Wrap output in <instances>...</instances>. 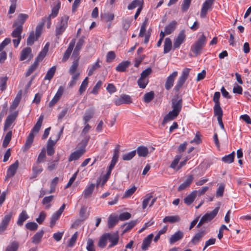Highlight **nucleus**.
I'll return each mask as SVG.
<instances>
[{
    "label": "nucleus",
    "mask_w": 251,
    "mask_h": 251,
    "mask_svg": "<svg viewBox=\"0 0 251 251\" xmlns=\"http://www.w3.org/2000/svg\"><path fill=\"white\" fill-rule=\"evenodd\" d=\"M206 43V37L202 34L198 40L191 47V50L194 52L195 56L198 55L201 53L203 47Z\"/></svg>",
    "instance_id": "obj_1"
},
{
    "label": "nucleus",
    "mask_w": 251,
    "mask_h": 251,
    "mask_svg": "<svg viewBox=\"0 0 251 251\" xmlns=\"http://www.w3.org/2000/svg\"><path fill=\"white\" fill-rule=\"evenodd\" d=\"M27 17H19L14 22L13 27L15 29L11 33V36H16L22 34L23 30V25L26 20Z\"/></svg>",
    "instance_id": "obj_2"
},
{
    "label": "nucleus",
    "mask_w": 251,
    "mask_h": 251,
    "mask_svg": "<svg viewBox=\"0 0 251 251\" xmlns=\"http://www.w3.org/2000/svg\"><path fill=\"white\" fill-rule=\"evenodd\" d=\"M190 69L185 68L183 70L181 75L177 80L176 84L175 86L174 90L177 92L182 87L186 79L189 76Z\"/></svg>",
    "instance_id": "obj_3"
},
{
    "label": "nucleus",
    "mask_w": 251,
    "mask_h": 251,
    "mask_svg": "<svg viewBox=\"0 0 251 251\" xmlns=\"http://www.w3.org/2000/svg\"><path fill=\"white\" fill-rule=\"evenodd\" d=\"M68 17L61 18L56 26L55 33L56 36H58L62 34L67 26V21Z\"/></svg>",
    "instance_id": "obj_4"
},
{
    "label": "nucleus",
    "mask_w": 251,
    "mask_h": 251,
    "mask_svg": "<svg viewBox=\"0 0 251 251\" xmlns=\"http://www.w3.org/2000/svg\"><path fill=\"white\" fill-rule=\"evenodd\" d=\"M83 146L79 150L72 153L69 158V161L76 160L79 158L86 151L85 147L87 145V141H82Z\"/></svg>",
    "instance_id": "obj_5"
},
{
    "label": "nucleus",
    "mask_w": 251,
    "mask_h": 251,
    "mask_svg": "<svg viewBox=\"0 0 251 251\" xmlns=\"http://www.w3.org/2000/svg\"><path fill=\"white\" fill-rule=\"evenodd\" d=\"M185 38H186L185 31L184 29H183L180 31V32L179 33L177 37L175 40V41L174 42V45H173L174 50L179 48L180 46L185 41Z\"/></svg>",
    "instance_id": "obj_6"
},
{
    "label": "nucleus",
    "mask_w": 251,
    "mask_h": 251,
    "mask_svg": "<svg viewBox=\"0 0 251 251\" xmlns=\"http://www.w3.org/2000/svg\"><path fill=\"white\" fill-rule=\"evenodd\" d=\"M177 75V72L174 71L167 77L165 84V87L167 90H169L173 86L175 80Z\"/></svg>",
    "instance_id": "obj_7"
},
{
    "label": "nucleus",
    "mask_w": 251,
    "mask_h": 251,
    "mask_svg": "<svg viewBox=\"0 0 251 251\" xmlns=\"http://www.w3.org/2000/svg\"><path fill=\"white\" fill-rule=\"evenodd\" d=\"M12 216V213H10L5 215L2 218L1 223L0 224V234L3 233L7 229Z\"/></svg>",
    "instance_id": "obj_8"
},
{
    "label": "nucleus",
    "mask_w": 251,
    "mask_h": 251,
    "mask_svg": "<svg viewBox=\"0 0 251 251\" xmlns=\"http://www.w3.org/2000/svg\"><path fill=\"white\" fill-rule=\"evenodd\" d=\"M132 102L131 98L127 95H123L114 100V103L116 105H120L122 104H129Z\"/></svg>",
    "instance_id": "obj_9"
},
{
    "label": "nucleus",
    "mask_w": 251,
    "mask_h": 251,
    "mask_svg": "<svg viewBox=\"0 0 251 251\" xmlns=\"http://www.w3.org/2000/svg\"><path fill=\"white\" fill-rule=\"evenodd\" d=\"M172 107L173 108L172 111L179 114L182 107V100L181 99H173L172 100Z\"/></svg>",
    "instance_id": "obj_10"
},
{
    "label": "nucleus",
    "mask_w": 251,
    "mask_h": 251,
    "mask_svg": "<svg viewBox=\"0 0 251 251\" xmlns=\"http://www.w3.org/2000/svg\"><path fill=\"white\" fill-rule=\"evenodd\" d=\"M64 91V88L61 86L59 87L56 94L49 104L50 107L53 106L61 98Z\"/></svg>",
    "instance_id": "obj_11"
},
{
    "label": "nucleus",
    "mask_w": 251,
    "mask_h": 251,
    "mask_svg": "<svg viewBox=\"0 0 251 251\" xmlns=\"http://www.w3.org/2000/svg\"><path fill=\"white\" fill-rule=\"evenodd\" d=\"M19 167V161L16 160L13 164H11L7 171L6 178L13 177Z\"/></svg>",
    "instance_id": "obj_12"
},
{
    "label": "nucleus",
    "mask_w": 251,
    "mask_h": 251,
    "mask_svg": "<svg viewBox=\"0 0 251 251\" xmlns=\"http://www.w3.org/2000/svg\"><path fill=\"white\" fill-rule=\"evenodd\" d=\"M215 0H205L201 9V16H205L208 10L212 8Z\"/></svg>",
    "instance_id": "obj_13"
},
{
    "label": "nucleus",
    "mask_w": 251,
    "mask_h": 251,
    "mask_svg": "<svg viewBox=\"0 0 251 251\" xmlns=\"http://www.w3.org/2000/svg\"><path fill=\"white\" fill-rule=\"evenodd\" d=\"M108 240L110 242L111 244L108 246V248H111L116 245L119 241V235L118 233H106Z\"/></svg>",
    "instance_id": "obj_14"
},
{
    "label": "nucleus",
    "mask_w": 251,
    "mask_h": 251,
    "mask_svg": "<svg viewBox=\"0 0 251 251\" xmlns=\"http://www.w3.org/2000/svg\"><path fill=\"white\" fill-rule=\"evenodd\" d=\"M18 114V112L16 111L7 117L4 123V130H7L11 126V124L15 120Z\"/></svg>",
    "instance_id": "obj_15"
},
{
    "label": "nucleus",
    "mask_w": 251,
    "mask_h": 251,
    "mask_svg": "<svg viewBox=\"0 0 251 251\" xmlns=\"http://www.w3.org/2000/svg\"><path fill=\"white\" fill-rule=\"evenodd\" d=\"M194 180V176L192 175H188L185 181L181 183L178 188V191H181L189 187Z\"/></svg>",
    "instance_id": "obj_16"
},
{
    "label": "nucleus",
    "mask_w": 251,
    "mask_h": 251,
    "mask_svg": "<svg viewBox=\"0 0 251 251\" xmlns=\"http://www.w3.org/2000/svg\"><path fill=\"white\" fill-rule=\"evenodd\" d=\"M219 207H216L213 210L211 211L210 213H206L202 217V219L203 220L205 223H207L212 220L217 214Z\"/></svg>",
    "instance_id": "obj_17"
},
{
    "label": "nucleus",
    "mask_w": 251,
    "mask_h": 251,
    "mask_svg": "<svg viewBox=\"0 0 251 251\" xmlns=\"http://www.w3.org/2000/svg\"><path fill=\"white\" fill-rule=\"evenodd\" d=\"M75 43V39H73L69 44V47L66 51L65 52L62 61L63 62L66 61L69 58L71 52L74 48Z\"/></svg>",
    "instance_id": "obj_18"
},
{
    "label": "nucleus",
    "mask_w": 251,
    "mask_h": 251,
    "mask_svg": "<svg viewBox=\"0 0 251 251\" xmlns=\"http://www.w3.org/2000/svg\"><path fill=\"white\" fill-rule=\"evenodd\" d=\"M119 146L118 145L114 150V154L112 157V159L111 161L110 164L108 167V168H109L110 170H112L114 168L117 162H118V158L119 156Z\"/></svg>",
    "instance_id": "obj_19"
},
{
    "label": "nucleus",
    "mask_w": 251,
    "mask_h": 251,
    "mask_svg": "<svg viewBox=\"0 0 251 251\" xmlns=\"http://www.w3.org/2000/svg\"><path fill=\"white\" fill-rule=\"evenodd\" d=\"M206 232L205 230L199 231L195 235L190 243L193 245H197L201 240L202 237L206 234Z\"/></svg>",
    "instance_id": "obj_20"
},
{
    "label": "nucleus",
    "mask_w": 251,
    "mask_h": 251,
    "mask_svg": "<svg viewBox=\"0 0 251 251\" xmlns=\"http://www.w3.org/2000/svg\"><path fill=\"white\" fill-rule=\"evenodd\" d=\"M95 187V184L91 183L86 187L83 192L82 195L84 199H86L90 198L92 195Z\"/></svg>",
    "instance_id": "obj_21"
},
{
    "label": "nucleus",
    "mask_w": 251,
    "mask_h": 251,
    "mask_svg": "<svg viewBox=\"0 0 251 251\" xmlns=\"http://www.w3.org/2000/svg\"><path fill=\"white\" fill-rule=\"evenodd\" d=\"M183 236V232L179 230L171 236V237L169 239L170 243L171 244H173L176 242L182 239Z\"/></svg>",
    "instance_id": "obj_22"
},
{
    "label": "nucleus",
    "mask_w": 251,
    "mask_h": 251,
    "mask_svg": "<svg viewBox=\"0 0 251 251\" xmlns=\"http://www.w3.org/2000/svg\"><path fill=\"white\" fill-rule=\"evenodd\" d=\"M153 237V234L152 233H151L143 240L141 247V248L143 251H145L147 250V249L150 247L151 244Z\"/></svg>",
    "instance_id": "obj_23"
},
{
    "label": "nucleus",
    "mask_w": 251,
    "mask_h": 251,
    "mask_svg": "<svg viewBox=\"0 0 251 251\" xmlns=\"http://www.w3.org/2000/svg\"><path fill=\"white\" fill-rule=\"evenodd\" d=\"M179 114L173 111H170L164 118L162 124L165 125L168 122L175 119Z\"/></svg>",
    "instance_id": "obj_24"
},
{
    "label": "nucleus",
    "mask_w": 251,
    "mask_h": 251,
    "mask_svg": "<svg viewBox=\"0 0 251 251\" xmlns=\"http://www.w3.org/2000/svg\"><path fill=\"white\" fill-rule=\"evenodd\" d=\"M43 119L44 116L42 115H40L36 124L31 130L30 133H32V134L34 135L35 134H37L39 132L42 124Z\"/></svg>",
    "instance_id": "obj_25"
},
{
    "label": "nucleus",
    "mask_w": 251,
    "mask_h": 251,
    "mask_svg": "<svg viewBox=\"0 0 251 251\" xmlns=\"http://www.w3.org/2000/svg\"><path fill=\"white\" fill-rule=\"evenodd\" d=\"M197 191H193L188 196L184 199V202L188 205H190L194 201L196 198Z\"/></svg>",
    "instance_id": "obj_26"
},
{
    "label": "nucleus",
    "mask_w": 251,
    "mask_h": 251,
    "mask_svg": "<svg viewBox=\"0 0 251 251\" xmlns=\"http://www.w3.org/2000/svg\"><path fill=\"white\" fill-rule=\"evenodd\" d=\"M29 218V216L25 210H23L19 214L17 224L18 226H21Z\"/></svg>",
    "instance_id": "obj_27"
},
{
    "label": "nucleus",
    "mask_w": 251,
    "mask_h": 251,
    "mask_svg": "<svg viewBox=\"0 0 251 251\" xmlns=\"http://www.w3.org/2000/svg\"><path fill=\"white\" fill-rule=\"evenodd\" d=\"M177 23L175 21L171 22L165 27V32L167 35L171 34L176 28Z\"/></svg>",
    "instance_id": "obj_28"
},
{
    "label": "nucleus",
    "mask_w": 251,
    "mask_h": 251,
    "mask_svg": "<svg viewBox=\"0 0 251 251\" xmlns=\"http://www.w3.org/2000/svg\"><path fill=\"white\" fill-rule=\"evenodd\" d=\"M136 151L139 157H146L149 153L148 148L143 146L138 147Z\"/></svg>",
    "instance_id": "obj_29"
},
{
    "label": "nucleus",
    "mask_w": 251,
    "mask_h": 251,
    "mask_svg": "<svg viewBox=\"0 0 251 251\" xmlns=\"http://www.w3.org/2000/svg\"><path fill=\"white\" fill-rule=\"evenodd\" d=\"M34 138V135L32 134V133H29L27 137L25 143V144L23 151H26L28 149H29L33 142Z\"/></svg>",
    "instance_id": "obj_30"
},
{
    "label": "nucleus",
    "mask_w": 251,
    "mask_h": 251,
    "mask_svg": "<svg viewBox=\"0 0 251 251\" xmlns=\"http://www.w3.org/2000/svg\"><path fill=\"white\" fill-rule=\"evenodd\" d=\"M44 231L42 230L36 232L32 238V242L34 244H38L41 241L44 235Z\"/></svg>",
    "instance_id": "obj_31"
},
{
    "label": "nucleus",
    "mask_w": 251,
    "mask_h": 251,
    "mask_svg": "<svg viewBox=\"0 0 251 251\" xmlns=\"http://www.w3.org/2000/svg\"><path fill=\"white\" fill-rule=\"evenodd\" d=\"M130 65V62L128 61H123L116 67V70L118 72H125Z\"/></svg>",
    "instance_id": "obj_32"
},
{
    "label": "nucleus",
    "mask_w": 251,
    "mask_h": 251,
    "mask_svg": "<svg viewBox=\"0 0 251 251\" xmlns=\"http://www.w3.org/2000/svg\"><path fill=\"white\" fill-rule=\"evenodd\" d=\"M40 163H37L36 162L32 166V172L33 174L34 175V177H36L41 173L43 171V168L41 165H40Z\"/></svg>",
    "instance_id": "obj_33"
},
{
    "label": "nucleus",
    "mask_w": 251,
    "mask_h": 251,
    "mask_svg": "<svg viewBox=\"0 0 251 251\" xmlns=\"http://www.w3.org/2000/svg\"><path fill=\"white\" fill-rule=\"evenodd\" d=\"M94 114V110L93 109H89L86 110L85 115L83 117V120L84 124H86L91 118L93 117Z\"/></svg>",
    "instance_id": "obj_34"
},
{
    "label": "nucleus",
    "mask_w": 251,
    "mask_h": 251,
    "mask_svg": "<svg viewBox=\"0 0 251 251\" xmlns=\"http://www.w3.org/2000/svg\"><path fill=\"white\" fill-rule=\"evenodd\" d=\"M22 98V91L19 92V93L16 95L14 101H13L12 104L10 106V109L12 110L15 109L19 104V102Z\"/></svg>",
    "instance_id": "obj_35"
},
{
    "label": "nucleus",
    "mask_w": 251,
    "mask_h": 251,
    "mask_svg": "<svg viewBox=\"0 0 251 251\" xmlns=\"http://www.w3.org/2000/svg\"><path fill=\"white\" fill-rule=\"evenodd\" d=\"M45 25V20H42V22L39 23L36 27L35 30V36H36V40H38V38L40 37L42 31L43 26Z\"/></svg>",
    "instance_id": "obj_36"
},
{
    "label": "nucleus",
    "mask_w": 251,
    "mask_h": 251,
    "mask_svg": "<svg viewBox=\"0 0 251 251\" xmlns=\"http://www.w3.org/2000/svg\"><path fill=\"white\" fill-rule=\"evenodd\" d=\"M180 218L178 216H166L163 220V222L164 223H174L177 222H179L180 221Z\"/></svg>",
    "instance_id": "obj_37"
},
{
    "label": "nucleus",
    "mask_w": 251,
    "mask_h": 251,
    "mask_svg": "<svg viewBox=\"0 0 251 251\" xmlns=\"http://www.w3.org/2000/svg\"><path fill=\"white\" fill-rule=\"evenodd\" d=\"M172 47V42L170 38H166L165 39L164 45V53H167L169 52Z\"/></svg>",
    "instance_id": "obj_38"
},
{
    "label": "nucleus",
    "mask_w": 251,
    "mask_h": 251,
    "mask_svg": "<svg viewBox=\"0 0 251 251\" xmlns=\"http://www.w3.org/2000/svg\"><path fill=\"white\" fill-rule=\"evenodd\" d=\"M84 42V40L83 37H81L80 39H79L74 50L73 55H78L79 51L82 48Z\"/></svg>",
    "instance_id": "obj_39"
},
{
    "label": "nucleus",
    "mask_w": 251,
    "mask_h": 251,
    "mask_svg": "<svg viewBox=\"0 0 251 251\" xmlns=\"http://www.w3.org/2000/svg\"><path fill=\"white\" fill-rule=\"evenodd\" d=\"M19 243L17 241L11 242L6 247L5 251H17Z\"/></svg>",
    "instance_id": "obj_40"
},
{
    "label": "nucleus",
    "mask_w": 251,
    "mask_h": 251,
    "mask_svg": "<svg viewBox=\"0 0 251 251\" xmlns=\"http://www.w3.org/2000/svg\"><path fill=\"white\" fill-rule=\"evenodd\" d=\"M31 53V49L30 48L24 49L21 53L20 60L23 61L26 59L28 56Z\"/></svg>",
    "instance_id": "obj_41"
},
{
    "label": "nucleus",
    "mask_w": 251,
    "mask_h": 251,
    "mask_svg": "<svg viewBox=\"0 0 251 251\" xmlns=\"http://www.w3.org/2000/svg\"><path fill=\"white\" fill-rule=\"evenodd\" d=\"M100 60L98 59L97 61L91 67L89 68L88 75L89 76L92 75L95 71L99 69L100 67Z\"/></svg>",
    "instance_id": "obj_42"
},
{
    "label": "nucleus",
    "mask_w": 251,
    "mask_h": 251,
    "mask_svg": "<svg viewBox=\"0 0 251 251\" xmlns=\"http://www.w3.org/2000/svg\"><path fill=\"white\" fill-rule=\"evenodd\" d=\"M118 219L116 216L110 215L108 218V226L109 228L114 227L118 223Z\"/></svg>",
    "instance_id": "obj_43"
},
{
    "label": "nucleus",
    "mask_w": 251,
    "mask_h": 251,
    "mask_svg": "<svg viewBox=\"0 0 251 251\" xmlns=\"http://www.w3.org/2000/svg\"><path fill=\"white\" fill-rule=\"evenodd\" d=\"M61 7V2L59 1H57L54 2L53 6L52 8V13L50 16H56L58 13L59 10Z\"/></svg>",
    "instance_id": "obj_44"
},
{
    "label": "nucleus",
    "mask_w": 251,
    "mask_h": 251,
    "mask_svg": "<svg viewBox=\"0 0 251 251\" xmlns=\"http://www.w3.org/2000/svg\"><path fill=\"white\" fill-rule=\"evenodd\" d=\"M46 158V150L45 148H43L41 152L39 153L36 162L41 163L45 161Z\"/></svg>",
    "instance_id": "obj_45"
},
{
    "label": "nucleus",
    "mask_w": 251,
    "mask_h": 251,
    "mask_svg": "<svg viewBox=\"0 0 251 251\" xmlns=\"http://www.w3.org/2000/svg\"><path fill=\"white\" fill-rule=\"evenodd\" d=\"M235 155V152L233 151L230 154L226 155L222 159V161L226 163H231L233 162Z\"/></svg>",
    "instance_id": "obj_46"
},
{
    "label": "nucleus",
    "mask_w": 251,
    "mask_h": 251,
    "mask_svg": "<svg viewBox=\"0 0 251 251\" xmlns=\"http://www.w3.org/2000/svg\"><path fill=\"white\" fill-rule=\"evenodd\" d=\"M143 1L141 0H134L130 3L128 6V9L131 10L136 7L138 8L139 6H142Z\"/></svg>",
    "instance_id": "obj_47"
},
{
    "label": "nucleus",
    "mask_w": 251,
    "mask_h": 251,
    "mask_svg": "<svg viewBox=\"0 0 251 251\" xmlns=\"http://www.w3.org/2000/svg\"><path fill=\"white\" fill-rule=\"evenodd\" d=\"M136 151L134 150L131 152L125 153L123 155L122 159L124 161H129L132 159L136 155Z\"/></svg>",
    "instance_id": "obj_48"
},
{
    "label": "nucleus",
    "mask_w": 251,
    "mask_h": 251,
    "mask_svg": "<svg viewBox=\"0 0 251 251\" xmlns=\"http://www.w3.org/2000/svg\"><path fill=\"white\" fill-rule=\"evenodd\" d=\"M56 67L53 66L48 70L44 79L50 80L54 75Z\"/></svg>",
    "instance_id": "obj_49"
},
{
    "label": "nucleus",
    "mask_w": 251,
    "mask_h": 251,
    "mask_svg": "<svg viewBox=\"0 0 251 251\" xmlns=\"http://www.w3.org/2000/svg\"><path fill=\"white\" fill-rule=\"evenodd\" d=\"M108 240L107 237V234H103L102 236L100 238L98 246L99 247L103 248H104L107 244V240Z\"/></svg>",
    "instance_id": "obj_50"
},
{
    "label": "nucleus",
    "mask_w": 251,
    "mask_h": 251,
    "mask_svg": "<svg viewBox=\"0 0 251 251\" xmlns=\"http://www.w3.org/2000/svg\"><path fill=\"white\" fill-rule=\"evenodd\" d=\"M61 214L56 211L51 216L50 218V227H52L55 224L56 221L59 218Z\"/></svg>",
    "instance_id": "obj_51"
},
{
    "label": "nucleus",
    "mask_w": 251,
    "mask_h": 251,
    "mask_svg": "<svg viewBox=\"0 0 251 251\" xmlns=\"http://www.w3.org/2000/svg\"><path fill=\"white\" fill-rule=\"evenodd\" d=\"M53 196L51 195L48 197H45L43 199L42 203L43 204L46 205V209H49L51 206V205L49 203L53 200Z\"/></svg>",
    "instance_id": "obj_52"
},
{
    "label": "nucleus",
    "mask_w": 251,
    "mask_h": 251,
    "mask_svg": "<svg viewBox=\"0 0 251 251\" xmlns=\"http://www.w3.org/2000/svg\"><path fill=\"white\" fill-rule=\"evenodd\" d=\"M72 75V79L68 84L69 87L70 88L73 87L76 83V82L79 78L80 74L79 73H77Z\"/></svg>",
    "instance_id": "obj_53"
},
{
    "label": "nucleus",
    "mask_w": 251,
    "mask_h": 251,
    "mask_svg": "<svg viewBox=\"0 0 251 251\" xmlns=\"http://www.w3.org/2000/svg\"><path fill=\"white\" fill-rule=\"evenodd\" d=\"M36 40V36L33 31L30 32L29 35L27 39L26 43L28 46H32Z\"/></svg>",
    "instance_id": "obj_54"
},
{
    "label": "nucleus",
    "mask_w": 251,
    "mask_h": 251,
    "mask_svg": "<svg viewBox=\"0 0 251 251\" xmlns=\"http://www.w3.org/2000/svg\"><path fill=\"white\" fill-rule=\"evenodd\" d=\"M154 93L153 91L147 93L144 96V100L146 103L151 101L154 98Z\"/></svg>",
    "instance_id": "obj_55"
},
{
    "label": "nucleus",
    "mask_w": 251,
    "mask_h": 251,
    "mask_svg": "<svg viewBox=\"0 0 251 251\" xmlns=\"http://www.w3.org/2000/svg\"><path fill=\"white\" fill-rule=\"evenodd\" d=\"M138 85L140 88L144 89L149 83L148 79L140 77L138 80Z\"/></svg>",
    "instance_id": "obj_56"
},
{
    "label": "nucleus",
    "mask_w": 251,
    "mask_h": 251,
    "mask_svg": "<svg viewBox=\"0 0 251 251\" xmlns=\"http://www.w3.org/2000/svg\"><path fill=\"white\" fill-rule=\"evenodd\" d=\"M214 112L215 115L218 117H222L223 115V110L220 106V104H215L214 106Z\"/></svg>",
    "instance_id": "obj_57"
},
{
    "label": "nucleus",
    "mask_w": 251,
    "mask_h": 251,
    "mask_svg": "<svg viewBox=\"0 0 251 251\" xmlns=\"http://www.w3.org/2000/svg\"><path fill=\"white\" fill-rule=\"evenodd\" d=\"M88 77H86L83 80L82 83H81V84L79 87V92L80 95L82 94L84 92V91L86 90V89L87 87L88 84Z\"/></svg>",
    "instance_id": "obj_58"
},
{
    "label": "nucleus",
    "mask_w": 251,
    "mask_h": 251,
    "mask_svg": "<svg viewBox=\"0 0 251 251\" xmlns=\"http://www.w3.org/2000/svg\"><path fill=\"white\" fill-rule=\"evenodd\" d=\"M78 232L76 231L74 234V235L71 238V239L69 242L68 245V246L69 247L72 248V247H74V246L75 245V244L76 243V241L78 238Z\"/></svg>",
    "instance_id": "obj_59"
},
{
    "label": "nucleus",
    "mask_w": 251,
    "mask_h": 251,
    "mask_svg": "<svg viewBox=\"0 0 251 251\" xmlns=\"http://www.w3.org/2000/svg\"><path fill=\"white\" fill-rule=\"evenodd\" d=\"M78 66V60L76 59L73 62V63L70 67V70H69V73L70 75H74L75 74V72L77 69Z\"/></svg>",
    "instance_id": "obj_60"
},
{
    "label": "nucleus",
    "mask_w": 251,
    "mask_h": 251,
    "mask_svg": "<svg viewBox=\"0 0 251 251\" xmlns=\"http://www.w3.org/2000/svg\"><path fill=\"white\" fill-rule=\"evenodd\" d=\"M152 197L151 193L148 194L146 195V198L144 199L142 202V208L143 209H145L147 207L151 199L152 198Z\"/></svg>",
    "instance_id": "obj_61"
},
{
    "label": "nucleus",
    "mask_w": 251,
    "mask_h": 251,
    "mask_svg": "<svg viewBox=\"0 0 251 251\" xmlns=\"http://www.w3.org/2000/svg\"><path fill=\"white\" fill-rule=\"evenodd\" d=\"M38 227V225L35 222H28L25 224V227L31 231L36 230Z\"/></svg>",
    "instance_id": "obj_62"
},
{
    "label": "nucleus",
    "mask_w": 251,
    "mask_h": 251,
    "mask_svg": "<svg viewBox=\"0 0 251 251\" xmlns=\"http://www.w3.org/2000/svg\"><path fill=\"white\" fill-rule=\"evenodd\" d=\"M137 224V221H131L128 223H127L124 225L125 226V228L124 229V232H126L129 230H130L131 228H132Z\"/></svg>",
    "instance_id": "obj_63"
},
{
    "label": "nucleus",
    "mask_w": 251,
    "mask_h": 251,
    "mask_svg": "<svg viewBox=\"0 0 251 251\" xmlns=\"http://www.w3.org/2000/svg\"><path fill=\"white\" fill-rule=\"evenodd\" d=\"M7 79L8 77L7 76L1 77L0 78V90L2 91H3L6 89Z\"/></svg>",
    "instance_id": "obj_64"
}]
</instances>
